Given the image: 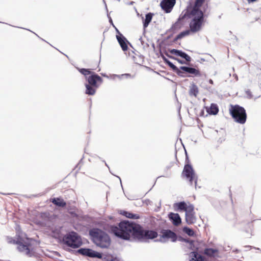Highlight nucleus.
I'll return each mask as SVG.
<instances>
[{
    "mask_svg": "<svg viewBox=\"0 0 261 261\" xmlns=\"http://www.w3.org/2000/svg\"><path fill=\"white\" fill-rule=\"evenodd\" d=\"M155 241L157 242V241H158V240H155Z\"/></svg>",
    "mask_w": 261,
    "mask_h": 261,
    "instance_id": "48",
    "label": "nucleus"
},
{
    "mask_svg": "<svg viewBox=\"0 0 261 261\" xmlns=\"http://www.w3.org/2000/svg\"><path fill=\"white\" fill-rule=\"evenodd\" d=\"M208 82H209V83H210V84H213V83H213V81L212 80H211V79H210V80H209Z\"/></svg>",
    "mask_w": 261,
    "mask_h": 261,
    "instance_id": "37",
    "label": "nucleus"
},
{
    "mask_svg": "<svg viewBox=\"0 0 261 261\" xmlns=\"http://www.w3.org/2000/svg\"><path fill=\"white\" fill-rule=\"evenodd\" d=\"M101 75L103 76H105V77H109V76L108 75H107L106 74H101Z\"/></svg>",
    "mask_w": 261,
    "mask_h": 261,
    "instance_id": "40",
    "label": "nucleus"
},
{
    "mask_svg": "<svg viewBox=\"0 0 261 261\" xmlns=\"http://www.w3.org/2000/svg\"><path fill=\"white\" fill-rule=\"evenodd\" d=\"M229 113L236 122L242 124L246 122L247 114L243 107L238 105H231Z\"/></svg>",
    "mask_w": 261,
    "mask_h": 261,
    "instance_id": "5",
    "label": "nucleus"
},
{
    "mask_svg": "<svg viewBox=\"0 0 261 261\" xmlns=\"http://www.w3.org/2000/svg\"><path fill=\"white\" fill-rule=\"evenodd\" d=\"M131 75L129 73H124L121 75L112 74L110 75V79L112 80H115L116 77L118 78L119 79H121L122 77L127 79L131 77Z\"/></svg>",
    "mask_w": 261,
    "mask_h": 261,
    "instance_id": "28",
    "label": "nucleus"
},
{
    "mask_svg": "<svg viewBox=\"0 0 261 261\" xmlns=\"http://www.w3.org/2000/svg\"><path fill=\"white\" fill-rule=\"evenodd\" d=\"M140 60H142V61H143V56H140L139 57Z\"/></svg>",
    "mask_w": 261,
    "mask_h": 261,
    "instance_id": "39",
    "label": "nucleus"
},
{
    "mask_svg": "<svg viewBox=\"0 0 261 261\" xmlns=\"http://www.w3.org/2000/svg\"><path fill=\"white\" fill-rule=\"evenodd\" d=\"M118 178H119V179H120V180L121 181V179H120V177H119V176H117Z\"/></svg>",
    "mask_w": 261,
    "mask_h": 261,
    "instance_id": "47",
    "label": "nucleus"
},
{
    "mask_svg": "<svg viewBox=\"0 0 261 261\" xmlns=\"http://www.w3.org/2000/svg\"><path fill=\"white\" fill-rule=\"evenodd\" d=\"M182 175L186 177L191 185L193 184L194 181L195 188H196L198 177L191 165L186 164L185 165Z\"/></svg>",
    "mask_w": 261,
    "mask_h": 261,
    "instance_id": "7",
    "label": "nucleus"
},
{
    "mask_svg": "<svg viewBox=\"0 0 261 261\" xmlns=\"http://www.w3.org/2000/svg\"><path fill=\"white\" fill-rule=\"evenodd\" d=\"M162 238L171 239L173 242L176 241L177 237L176 234L171 230H164L162 232Z\"/></svg>",
    "mask_w": 261,
    "mask_h": 261,
    "instance_id": "14",
    "label": "nucleus"
},
{
    "mask_svg": "<svg viewBox=\"0 0 261 261\" xmlns=\"http://www.w3.org/2000/svg\"><path fill=\"white\" fill-rule=\"evenodd\" d=\"M140 225L132 221L124 220L119 222L118 225H112L110 231L115 236L124 240H129L130 236L137 238Z\"/></svg>",
    "mask_w": 261,
    "mask_h": 261,
    "instance_id": "2",
    "label": "nucleus"
},
{
    "mask_svg": "<svg viewBox=\"0 0 261 261\" xmlns=\"http://www.w3.org/2000/svg\"><path fill=\"white\" fill-rule=\"evenodd\" d=\"M121 214L123 215V216H125L126 217L130 219H139L140 218V216L136 214H133L130 212H128L127 211H123Z\"/></svg>",
    "mask_w": 261,
    "mask_h": 261,
    "instance_id": "22",
    "label": "nucleus"
},
{
    "mask_svg": "<svg viewBox=\"0 0 261 261\" xmlns=\"http://www.w3.org/2000/svg\"><path fill=\"white\" fill-rule=\"evenodd\" d=\"M109 21H110V22L111 23H112V19H111V17H110Z\"/></svg>",
    "mask_w": 261,
    "mask_h": 261,
    "instance_id": "43",
    "label": "nucleus"
},
{
    "mask_svg": "<svg viewBox=\"0 0 261 261\" xmlns=\"http://www.w3.org/2000/svg\"><path fill=\"white\" fill-rule=\"evenodd\" d=\"M233 76L235 77V78L236 79V80H238V77L237 75H236V74H234V75H233Z\"/></svg>",
    "mask_w": 261,
    "mask_h": 261,
    "instance_id": "41",
    "label": "nucleus"
},
{
    "mask_svg": "<svg viewBox=\"0 0 261 261\" xmlns=\"http://www.w3.org/2000/svg\"><path fill=\"white\" fill-rule=\"evenodd\" d=\"M51 202L59 207H64L66 205V203L64 200L60 198H54L51 200Z\"/></svg>",
    "mask_w": 261,
    "mask_h": 261,
    "instance_id": "20",
    "label": "nucleus"
},
{
    "mask_svg": "<svg viewBox=\"0 0 261 261\" xmlns=\"http://www.w3.org/2000/svg\"><path fill=\"white\" fill-rule=\"evenodd\" d=\"M199 92L198 87L194 83H193L190 87L189 95L190 96H194L196 97Z\"/></svg>",
    "mask_w": 261,
    "mask_h": 261,
    "instance_id": "23",
    "label": "nucleus"
},
{
    "mask_svg": "<svg viewBox=\"0 0 261 261\" xmlns=\"http://www.w3.org/2000/svg\"><path fill=\"white\" fill-rule=\"evenodd\" d=\"M116 38L122 49L123 51L127 50L128 48L127 45V42H128V41L127 39L123 36L122 34H120V35H116Z\"/></svg>",
    "mask_w": 261,
    "mask_h": 261,
    "instance_id": "15",
    "label": "nucleus"
},
{
    "mask_svg": "<svg viewBox=\"0 0 261 261\" xmlns=\"http://www.w3.org/2000/svg\"><path fill=\"white\" fill-rule=\"evenodd\" d=\"M247 2H248V3H253L255 1H256L257 0H247Z\"/></svg>",
    "mask_w": 261,
    "mask_h": 261,
    "instance_id": "36",
    "label": "nucleus"
},
{
    "mask_svg": "<svg viewBox=\"0 0 261 261\" xmlns=\"http://www.w3.org/2000/svg\"><path fill=\"white\" fill-rule=\"evenodd\" d=\"M140 40L141 41V43H142V38H140Z\"/></svg>",
    "mask_w": 261,
    "mask_h": 261,
    "instance_id": "46",
    "label": "nucleus"
},
{
    "mask_svg": "<svg viewBox=\"0 0 261 261\" xmlns=\"http://www.w3.org/2000/svg\"><path fill=\"white\" fill-rule=\"evenodd\" d=\"M103 162L105 163L106 166H107L109 168V166H108V164L105 161H103Z\"/></svg>",
    "mask_w": 261,
    "mask_h": 261,
    "instance_id": "45",
    "label": "nucleus"
},
{
    "mask_svg": "<svg viewBox=\"0 0 261 261\" xmlns=\"http://www.w3.org/2000/svg\"><path fill=\"white\" fill-rule=\"evenodd\" d=\"M77 252L83 256L91 258H97L101 259L102 257V254L90 248H81L77 250Z\"/></svg>",
    "mask_w": 261,
    "mask_h": 261,
    "instance_id": "9",
    "label": "nucleus"
},
{
    "mask_svg": "<svg viewBox=\"0 0 261 261\" xmlns=\"http://www.w3.org/2000/svg\"><path fill=\"white\" fill-rule=\"evenodd\" d=\"M86 81L88 82L87 84L94 86L96 88H98L99 85L98 83L101 84L102 82V78L95 72H92L90 75L88 76V77H86Z\"/></svg>",
    "mask_w": 261,
    "mask_h": 261,
    "instance_id": "10",
    "label": "nucleus"
},
{
    "mask_svg": "<svg viewBox=\"0 0 261 261\" xmlns=\"http://www.w3.org/2000/svg\"><path fill=\"white\" fill-rule=\"evenodd\" d=\"M193 257L190 259V261H204L203 257L201 255H198L197 252H193Z\"/></svg>",
    "mask_w": 261,
    "mask_h": 261,
    "instance_id": "29",
    "label": "nucleus"
},
{
    "mask_svg": "<svg viewBox=\"0 0 261 261\" xmlns=\"http://www.w3.org/2000/svg\"><path fill=\"white\" fill-rule=\"evenodd\" d=\"M166 56L167 57H168L169 58H171L172 59H174V60L177 61L179 63H180L181 64H184L186 63V62L184 61H183V60H182L181 59H179L178 58H177L176 57L170 56L168 54H166Z\"/></svg>",
    "mask_w": 261,
    "mask_h": 261,
    "instance_id": "33",
    "label": "nucleus"
},
{
    "mask_svg": "<svg viewBox=\"0 0 261 261\" xmlns=\"http://www.w3.org/2000/svg\"><path fill=\"white\" fill-rule=\"evenodd\" d=\"M89 234L91 240L97 247L101 249H108L110 246L111 239L105 231L93 228L89 230Z\"/></svg>",
    "mask_w": 261,
    "mask_h": 261,
    "instance_id": "3",
    "label": "nucleus"
},
{
    "mask_svg": "<svg viewBox=\"0 0 261 261\" xmlns=\"http://www.w3.org/2000/svg\"><path fill=\"white\" fill-rule=\"evenodd\" d=\"M153 16V14L151 13H148L145 15V18L143 20V28L144 31L145 29L148 26L149 23L151 22Z\"/></svg>",
    "mask_w": 261,
    "mask_h": 261,
    "instance_id": "21",
    "label": "nucleus"
},
{
    "mask_svg": "<svg viewBox=\"0 0 261 261\" xmlns=\"http://www.w3.org/2000/svg\"><path fill=\"white\" fill-rule=\"evenodd\" d=\"M180 70L182 72L188 73L194 75L195 76L200 77L202 75L201 73L200 72L199 70L196 69L195 68L191 67L189 66H181L180 67Z\"/></svg>",
    "mask_w": 261,
    "mask_h": 261,
    "instance_id": "13",
    "label": "nucleus"
},
{
    "mask_svg": "<svg viewBox=\"0 0 261 261\" xmlns=\"http://www.w3.org/2000/svg\"><path fill=\"white\" fill-rule=\"evenodd\" d=\"M218 252V250L217 249L213 248H206L204 251L205 255L210 257L214 256L215 253Z\"/></svg>",
    "mask_w": 261,
    "mask_h": 261,
    "instance_id": "27",
    "label": "nucleus"
},
{
    "mask_svg": "<svg viewBox=\"0 0 261 261\" xmlns=\"http://www.w3.org/2000/svg\"><path fill=\"white\" fill-rule=\"evenodd\" d=\"M186 221L189 225L192 224L196 222V217L195 213H186Z\"/></svg>",
    "mask_w": 261,
    "mask_h": 261,
    "instance_id": "18",
    "label": "nucleus"
},
{
    "mask_svg": "<svg viewBox=\"0 0 261 261\" xmlns=\"http://www.w3.org/2000/svg\"><path fill=\"white\" fill-rule=\"evenodd\" d=\"M166 65L169 66L172 70L175 72L178 76L185 77L186 76L184 75V72L180 70V68H178L175 65H174L171 62L168 60L166 63Z\"/></svg>",
    "mask_w": 261,
    "mask_h": 261,
    "instance_id": "17",
    "label": "nucleus"
},
{
    "mask_svg": "<svg viewBox=\"0 0 261 261\" xmlns=\"http://www.w3.org/2000/svg\"><path fill=\"white\" fill-rule=\"evenodd\" d=\"M239 251V250L238 249H236L235 250H233V252H238Z\"/></svg>",
    "mask_w": 261,
    "mask_h": 261,
    "instance_id": "42",
    "label": "nucleus"
},
{
    "mask_svg": "<svg viewBox=\"0 0 261 261\" xmlns=\"http://www.w3.org/2000/svg\"><path fill=\"white\" fill-rule=\"evenodd\" d=\"M137 233L136 239L139 241H142L144 239H153L158 236V232L154 230H143L140 225Z\"/></svg>",
    "mask_w": 261,
    "mask_h": 261,
    "instance_id": "8",
    "label": "nucleus"
},
{
    "mask_svg": "<svg viewBox=\"0 0 261 261\" xmlns=\"http://www.w3.org/2000/svg\"><path fill=\"white\" fill-rule=\"evenodd\" d=\"M86 87V91L85 93L89 95H93L95 94L96 92V90L98 88H96L94 86H93L91 85H89L87 83L85 84Z\"/></svg>",
    "mask_w": 261,
    "mask_h": 261,
    "instance_id": "19",
    "label": "nucleus"
},
{
    "mask_svg": "<svg viewBox=\"0 0 261 261\" xmlns=\"http://www.w3.org/2000/svg\"><path fill=\"white\" fill-rule=\"evenodd\" d=\"M31 241V239H30L28 238H26L25 241L21 238H18L17 241L13 239L12 238H8V242L9 243L17 244L18 250L20 252H21L29 256H31L30 247Z\"/></svg>",
    "mask_w": 261,
    "mask_h": 261,
    "instance_id": "6",
    "label": "nucleus"
},
{
    "mask_svg": "<svg viewBox=\"0 0 261 261\" xmlns=\"http://www.w3.org/2000/svg\"><path fill=\"white\" fill-rule=\"evenodd\" d=\"M190 32H191V31L190 29V30H186V31H182V32H180L174 38V41L175 42V41H177L178 40L182 38L185 36L189 35L190 33Z\"/></svg>",
    "mask_w": 261,
    "mask_h": 261,
    "instance_id": "26",
    "label": "nucleus"
},
{
    "mask_svg": "<svg viewBox=\"0 0 261 261\" xmlns=\"http://www.w3.org/2000/svg\"><path fill=\"white\" fill-rule=\"evenodd\" d=\"M79 71L81 73L84 75L85 77H88V75H90L92 73V71H90L89 69L86 68H80L79 69Z\"/></svg>",
    "mask_w": 261,
    "mask_h": 261,
    "instance_id": "30",
    "label": "nucleus"
},
{
    "mask_svg": "<svg viewBox=\"0 0 261 261\" xmlns=\"http://www.w3.org/2000/svg\"><path fill=\"white\" fill-rule=\"evenodd\" d=\"M169 51L172 55L180 57L182 59H185L186 61L188 62H190L191 61V58L187 54L182 51V50L176 49H169Z\"/></svg>",
    "mask_w": 261,
    "mask_h": 261,
    "instance_id": "12",
    "label": "nucleus"
},
{
    "mask_svg": "<svg viewBox=\"0 0 261 261\" xmlns=\"http://www.w3.org/2000/svg\"><path fill=\"white\" fill-rule=\"evenodd\" d=\"M194 205L193 204H190L189 205L186 206V209L185 210L186 213H195L194 211Z\"/></svg>",
    "mask_w": 261,
    "mask_h": 261,
    "instance_id": "32",
    "label": "nucleus"
},
{
    "mask_svg": "<svg viewBox=\"0 0 261 261\" xmlns=\"http://www.w3.org/2000/svg\"><path fill=\"white\" fill-rule=\"evenodd\" d=\"M62 242L72 248H77L83 244L81 237L73 231L69 232L62 238Z\"/></svg>",
    "mask_w": 261,
    "mask_h": 261,
    "instance_id": "4",
    "label": "nucleus"
},
{
    "mask_svg": "<svg viewBox=\"0 0 261 261\" xmlns=\"http://www.w3.org/2000/svg\"><path fill=\"white\" fill-rule=\"evenodd\" d=\"M115 29H116V31L117 33V35H120V34H121V33L119 31V30H118L117 28H115Z\"/></svg>",
    "mask_w": 261,
    "mask_h": 261,
    "instance_id": "35",
    "label": "nucleus"
},
{
    "mask_svg": "<svg viewBox=\"0 0 261 261\" xmlns=\"http://www.w3.org/2000/svg\"><path fill=\"white\" fill-rule=\"evenodd\" d=\"M218 111V107L215 103H212L210 108L207 110V112L211 115H216Z\"/></svg>",
    "mask_w": 261,
    "mask_h": 261,
    "instance_id": "24",
    "label": "nucleus"
},
{
    "mask_svg": "<svg viewBox=\"0 0 261 261\" xmlns=\"http://www.w3.org/2000/svg\"><path fill=\"white\" fill-rule=\"evenodd\" d=\"M161 57L164 61V63H166L169 60L167 59L164 55H162Z\"/></svg>",
    "mask_w": 261,
    "mask_h": 261,
    "instance_id": "34",
    "label": "nucleus"
},
{
    "mask_svg": "<svg viewBox=\"0 0 261 261\" xmlns=\"http://www.w3.org/2000/svg\"><path fill=\"white\" fill-rule=\"evenodd\" d=\"M175 2L176 0H162L160 6L166 13H170L175 4Z\"/></svg>",
    "mask_w": 261,
    "mask_h": 261,
    "instance_id": "11",
    "label": "nucleus"
},
{
    "mask_svg": "<svg viewBox=\"0 0 261 261\" xmlns=\"http://www.w3.org/2000/svg\"><path fill=\"white\" fill-rule=\"evenodd\" d=\"M187 204L185 201H181L174 204V207L177 208L178 211H185L186 209Z\"/></svg>",
    "mask_w": 261,
    "mask_h": 261,
    "instance_id": "25",
    "label": "nucleus"
},
{
    "mask_svg": "<svg viewBox=\"0 0 261 261\" xmlns=\"http://www.w3.org/2000/svg\"><path fill=\"white\" fill-rule=\"evenodd\" d=\"M205 0H195L194 5L188 6L186 12L180 15L177 21L174 23L171 28L167 31V33L172 32L181 28V24L179 21L186 17L191 18L193 17L190 23V30L193 33L199 31L204 22L205 15L200 8L204 3Z\"/></svg>",
    "mask_w": 261,
    "mask_h": 261,
    "instance_id": "1",
    "label": "nucleus"
},
{
    "mask_svg": "<svg viewBox=\"0 0 261 261\" xmlns=\"http://www.w3.org/2000/svg\"><path fill=\"white\" fill-rule=\"evenodd\" d=\"M134 3V2L132 1L130 2L127 3V4L128 5H133Z\"/></svg>",
    "mask_w": 261,
    "mask_h": 261,
    "instance_id": "38",
    "label": "nucleus"
},
{
    "mask_svg": "<svg viewBox=\"0 0 261 261\" xmlns=\"http://www.w3.org/2000/svg\"><path fill=\"white\" fill-rule=\"evenodd\" d=\"M168 217L173 225L175 226H178L181 223V220L178 214L170 213Z\"/></svg>",
    "mask_w": 261,
    "mask_h": 261,
    "instance_id": "16",
    "label": "nucleus"
},
{
    "mask_svg": "<svg viewBox=\"0 0 261 261\" xmlns=\"http://www.w3.org/2000/svg\"><path fill=\"white\" fill-rule=\"evenodd\" d=\"M82 159H81V161H80V162H79V163L77 165H76V167H78L79 165L80 164V163H81V162L82 161Z\"/></svg>",
    "mask_w": 261,
    "mask_h": 261,
    "instance_id": "44",
    "label": "nucleus"
},
{
    "mask_svg": "<svg viewBox=\"0 0 261 261\" xmlns=\"http://www.w3.org/2000/svg\"><path fill=\"white\" fill-rule=\"evenodd\" d=\"M182 230L185 233H186L189 236H190V237L194 236V235L195 234L194 230L192 229H191L187 226L184 227L182 229Z\"/></svg>",
    "mask_w": 261,
    "mask_h": 261,
    "instance_id": "31",
    "label": "nucleus"
}]
</instances>
